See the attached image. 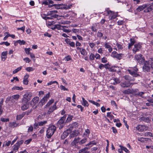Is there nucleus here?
<instances>
[{
	"mask_svg": "<svg viewBox=\"0 0 153 153\" xmlns=\"http://www.w3.org/2000/svg\"><path fill=\"white\" fill-rule=\"evenodd\" d=\"M87 141V139L84 138L80 140L79 137L75 138L73 141L71 143V145L75 148L79 149L80 147L79 145H81L85 143Z\"/></svg>",
	"mask_w": 153,
	"mask_h": 153,
	"instance_id": "1",
	"label": "nucleus"
},
{
	"mask_svg": "<svg viewBox=\"0 0 153 153\" xmlns=\"http://www.w3.org/2000/svg\"><path fill=\"white\" fill-rule=\"evenodd\" d=\"M56 127L54 125L49 127L46 131V137L48 138H50L56 131Z\"/></svg>",
	"mask_w": 153,
	"mask_h": 153,
	"instance_id": "2",
	"label": "nucleus"
},
{
	"mask_svg": "<svg viewBox=\"0 0 153 153\" xmlns=\"http://www.w3.org/2000/svg\"><path fill=\"white\" fill-rule=\"evenodd\" d=\"M138 71V69L135 67L134 68L127 70V71L128 72L129 74L134 77H137L140 76V74L137 73Z\"/></svg>",
	"mask_w": 153,
	"mask_h": 153,
	"instance_id": "3",
	"label": "nucleus"
},
{
	"mask_svg": "<svg viewBox=\"0 0 153 153\" xmlns=\"http://www.w3.org/2000/svg\"><path fill=\"white\" fill-rule=\"evenodd\" d=\"M135 58L137 62L140 64L144 63L145 59L143 56L141 54L135 55Z\"/></svg>",
	"mask_w": 153,
	"mask_h": 153,
	"instance_id": "4",
	"label": "nucleus"
},
{
	"mask_svg": "<svg viewBox=\"0 0 153 153\" xmlns=\"http://www.w3.org/2000/svg\"><path fill=\"white\" fill-rule=\"evenodd\" d=\"M66 116L64 115L63 117H61L60 119L58 121L57 123L58 126H59V128L61 129L65 125V120L66 119Z\"/></svg>",
	"mask_w": 153,
	"mask_h": 153,
	"instance_id": "5",
	"label": "nucleus"
},
{
	"mask_svg": "<svg viewBox=\"0 0 153 153\" xmlns=\"http://www.w3.org/2000/svg\"><path fill=\"white\" fill-rule=\"evenodd\" d=\"M22 105L21 106V109L23 111H25L29 107V104L27 100H22Z\"/></svg>",
	"mask_w": 153,
	"mask_h": 153,
	"instance_id": "6",
	"label": "nucleus"
},
{
	"mask_svg": "<svg viewBox=\"0 0 153 153\" xmlns=\"http://www.w3.org/2000/svg\"><path fill=\"white\" fill-rule=\"evenodd\" d=\"M50 95V92H48L46 96L43 98L41 100V101L39 103L41 102L42 103L41 106H42V105L45 104V103L47 101Z\"/></svg>",
	"mask_w": 153,
	"mask_h": 153,
	"instance_id": "7",
	"label": "nucleus"
},
{
	"mask_svg": "<svg viewBox=\"0 0 153 153\" xmlns=\"http://www.w3.org/2000/svg\"><path fill=\"white\" fill-rule=\"evenodd\" d=\"M53 1L52 0H45L43 1L42 4L48 5V7H53Z\"/></svg>",
	"mask_w": 153,
	"mask_h": 153,
	"instance_id": "8",
	"label": "nucleus"
},
{
	"mask_svg": "<svg viewBox=\"0 0 153 153\" xmlns=\"http://www.w3.org/2000/svg\"><path fill=\"white\" fill-rule=\"evenodd\" d=\"M131 84L129 82L124 81L121 82L120 85L123 88H127L130 87Z\"/></svg>",
	"mask_w": 153,
	"mask_h": 153,
	"instance_id": "9",
	"label": "nucleus"
},
{
	"mask_svg": "<svg viewBox=\"0 0 153 153\" xmlns=\"http://www.w3.org/2000/svg\"><path fill=\"white\" fill-rule=\"evenodd\" d=\"M143 70L144 71L148 72L150 70V67L148 62L146 61L144 62V65L143 67Z\"/></svg>",
	"mask_w": 153,
	"mask_h": 153,
	"instance_id": "10",
	"label": "nucleus"
},
{
	"mask_svg": "<svg viewBox=\"0 0 153 153\" xmlns=\"http://www.w3.org/2000/svg\"><path fill=\"white\" fill-rule=\"evenodd\" d=\"M141 47V45L140 44H136L134 45V47L133 49V53H135L137 52L140 51Z\"/></svg>",
	"mask_w": 153,
	"mask_h": 153,
	"instance_id": "11",
	"label": "nucleus"
},
{
	"mask_svg": "<svg viewBox=\"0 0 153 153\" xmlns=\"http://www.w3.org/2000/svg\"><path fill=\"white\" fill-rule=\"evenodd\" d=\"M71 129L70 130L67 129L62 134L61 136V138L62 139H64L71 132Z\"/></svg>",
	"mask_w": 153,
	"mask_h": 153,
	"instance_id": "12",
	"label": "nucleus"
},
{
	"mask_svg": "<svg viewBox=\"0 0 153 153\" xmlns=\"http://www.w3.org/2000/svg\"><path fill=\"white\" fill-rule=\"evenodd\" d=\"M56 102H55L54 104L53 105V106L49 108L47 112V114H51V113H52L55 110L57 109V107L56 106Z\"/></svg>",
	"mask_w": 153,
	"mask_h": 153,
	"instance_id": "13",
	"label": "nucleus"
},
{
	"mask_svg": "<svg viewBox=\"0 0 153 153\" xmlns=\"http://www.w3.org/2000/svg\"><path fill=\"white\" fill-rule=\"evenodd\" d=\"M136 130L140 131H142L144 130H146V127L145 125H139L136 127Z\"/></svg>",
	"mask_w": 153,
	"mask_h": 153,
	"instance_id": "14",
	"label": "nucleus"
},
{
	"mask_svg": "<svg viewBox=\"0 0 153 153\" xmlns=\"http://www.w3.org/2000/svg\"><path fill=\"white\" fill-rule=\"evenodd\" d=\"M147 5L144 4L142 6L138 7L136 9L137 11L140 12L143 10L144 9L147 7Z\"/></svg>",
	"mask_w": 153,
	"mask_h": 153,
	"instance_id": "15",
	"label": "nucleus"
},
{
	"mask_svg": "<svg viewBox=\"0 0 153 153\" xmlns=\"http://www.w3.org/2000/svg\"><path fill=\"white\" fill-rule=\"evenodd\" d=\"M30 94L28 93L27 92L23 95V98L22 100H27V102L30 100Z\"/></svg>",
	"mask_w": 153,
	"mask_h": 153,
	"instance_id": "16",
	"label": "nucleus"
},
{
	"mask_svg": "<svg viewBox=\"0 0 153 153\" xmlns=\"http://www.w3.org/2000/svg\"><path fill=\"white\" fill-rule=\"evenodd\" d=\"M124 78L126 80H127V82H129L131 81H134L135 80V79L134 78H132L131 77L128 75H125L124 76Z\"/></svg>",
	"mask_w": 153,
	"mask_h": 153,
	"instance_id": "17",
	"label": "nucleus"
},
{
	"mask_svg": "<svg viewBox=\"0 0 153 153\" xmlns=\"http://www.w3.org/2000/svg\"><path fill=\"white\" fill-rule=\"evenodd\" d=\"M71 5H63L62 4H61L60 9H68L71 8Z\"/></svg>",
	"mask_w": 153,
	"mask_h": 153,
	"instance_id": "18",
	"label": "nucleus"
},
{
	"mask_svg": "<svg viewBox=\"0 0 153 153\" xmlns=\"http://www.w3.org/2000/svg\"><path fill=\"white\" fill-rule=\"evenodd\" d=\"M71 5H63L62 4H61L60 9H68L71 8Z\"/></svg>",
	"mask_w": 153,
	"mask_h": 153,
	"instance_id": "19",
	"label": "nucleus"
},
{
	"mask_svg": "<svg viewBox=\"0 0 153 153\" xmlns=\"http://www.w3.org/2000/svg\"><path fill=\"white\" fill-rule=\"evenodd\" d=\"M26 113V112H23L21 114L17 115L16 117V120H19L21 119L25 114Z\"/></svg>",
	"mask_w": 153,
	"mask_h": 153,
	"instance_id": "20",
	"label": "nucleus"
},
{
	"mask_svg": "<svg viewBox=\"0 0 153 153\" xmlns=\"http://www.w3.org/2000/svg\"><path fill=\"white\" fill-rule=\"evenodd\" d=\"M140 121H142L147 123L150 122V120L149 118L147 117H142L140 118Z\"/></svg>",
	"mask_w": 153,
	"mask_h": 153,
	"instance_id": "21",
	"label": "nucleus"
},
{
	"mask_svg": "<svg viewBox=\"0 0 153 153\" xmlns=\"http://www.w3.org/2000/svg\"><path fill=\"white\" fill-rule=\"evenodd\" d=\"M77 125V123L76 122L73 123L72 124H71L69 126V128L68 129L70 130L71 129V132L72 129L76 127Z\"/></svg>",
	"mask_w": 153,
	"mask_h": 153,
	"instance_id": "22",
	"label": "nucleus"
},
{
	"mask_svg": "<svg viewBox=\"0 0 153 153\" xmlns=\"http://www.w3.org/2000/svg\"><path fill=\"white\" fill-rule=\"evenodd\" d=\"M131 42L128 44V48L129 49L131 48V47L135 42V40L134 39L131 38L130 39Z\"/></svg>",
	"mask_w": 153,
	"mask_h": 153,
	"instance_id": "23",
	"label": "nucleus"
},
{
	"mask_svg": "<svg viewBox=\"0 0 153 153\" xmlns=\"http://www.w3.org/2000/svg\"><path fill=\"white\" fill-rule=\"evenodd\" d=\"M7 51H5V52H3L1 53V59L2 60H3V59H4V60L3 61H4L7 58Z\"/></svg>",
	"mask_w": 153,
	"mask_h": 153,
	"instance_id": "24",
	"label": "nucleus"
},
{
	"mask_svg": "<svg viewBox=\"0 0 153 153\" xmlns=\"http://www.w3.org/2000/svg\"><path fill=\"white\" fill-rule=\"evenodd\" d=\"M17 126V124H16V121L10 122L9 126V127H16Z\"/></svg>",
	"mask_w": 153,
	"mask_h": 153,
	"instance_id": "25",
	"label": "nucleus"
},
{
	"mask_svg": "<svg viewBox=\"0 0 153 153\" xmlns=\"http://www.w3.org/2000/svg\"><path fill=\"white\" fill-rule=\"evenodd\" d=\"M131 91V88H129L123 91V93L125 94H132Z\"/></svg>",
	"mask_w": 153,
	"mask_h": 153,
	"instance_id": "26",
	"label": "nucleus"
},
{
	"mask_svg": "<svg viewBox=\"0 0 153 153\" xmlns=\"http://www.w3.org/2000/svg\"><path fill=\"white\" fill-rule=\"evenodd\" d=\"M10 101L11 103H13L15 102V101L12 98V97H8L6 100V102H8Z\"/></svg>",
	"mask_w": 153,
	"mask_h": 153,
	"instance_id": "27",
	"label": "nucleus"
},
{
	"mask_svg": "<svg viewBox=\"0 0 153 153\" xmlns=\"http://www.w3.org/2000/svg\"><path fill=\"white\" fill-rule=\"evenodd\" d=\"M97 144L94 141H90L88 144L85 145L86 146H90V147L92 146L93 145H95Z\"/></svg>",
	"mask_w": 153,
	"mask_h": 153,
	"instance_id": "28",
	"label": "nucleus"
},
{
	"mask_svg": "<svg viewBox=\"0 0 153 153\" xmlns=\"http://www.w3.org/2000/svg\"><path fill=\"white\" fill-rule=\"evenodd\" d=\"M82 99L83 102L82 103V105L85 106H86L88 107V104L87 101L83 97H82Z\"/></svg>",
	"mask_w": 153,
	"mask_h": 153,
	"instance_id": "29",
	"label": "nucleus"
},
{
	"mask_svg": "<svg viewBox=\"0 0 153 153\" xmlns=\"http://www.w3.org/2000/svg\"><path fill=\"white\" fill-rule=\"evenodd\" d=\"M73 116L71 115H69L66 120V123H68L71 122Z\"/></svg>",
	"mask_w": 153,
	"mask_h": 153,
	"instance_id": "30",
	"label": "nucleus"
},
{
	"mask_svg": "<svg viewBox=\"0 0 153 153\" xmlns=\"http://www.w3.org/2000/svg\"><path fill=\"white\" fill-rule=\"evenodd\" d=\"M123 54L122 53L117 54L115 55H114V57H115L119 59H121L122 56Z\"/></svg>",
	"mask_w": 153,
	"mask_h": 153,
	"instance_id": "31",
	"label": "nucleus"
},
{
	"mask_svg": "<svg viewBox=\"0 0 153 153\" xmlns=\"http://www.w3.org/2000/svg\"><path fill=\"white\" fill-rule=\"evenodd\" d=\"M77 135L75 131H73L70 134L69 137L70 138L74 137Z\"/></svg>",
	"mask_w": 153,
	"mask_h": 153,
	"instance_id": "32",
	"label": "nucleus"
},
{
	"mask_svg": "<svg viewBox=\"0 0 153 153\" xmlns=\"http://www.w3.org/2000/svg\"><path fill=\"white\" fill-rule=\"evenodd\" d=\"M14 146V147L13 148V152L14 151L15 152H16L18 150L19 146L17 144H16Z\"/></svg>",
	"mask_w": 153,
	"mask_h": 153,
	"instance_id": "33",
	"label": "nucleus"
},
{
	"mask_svg": "<svg viewBox=\"0 0 153 153\" xmlns=\"http://www.w3.org/2000/svg\"><path fill=\"white\" fill-rule=\"evenodd\" d=\"M120 147H121L120 149L122 150V151L124 150L127 153H129L130 152L129 151L126 147H124L122 146H120Z\"/></svg>",
	"mask_w": 153,
	"mask_h": 153,
	"instance_id": "34",
	"label": "nucleus"
},
{
	"mask_svg": "<svg viewBox=\"0 0 153 153\" xmlns=\"http://www.w3.org/2000/svg\"><path fill=\"white\" fill-rule=\"evenodd\" d=\"M79 153H89V152L86 151L85 148L79 150Z\"/></svg>",
	"mask_w": 153,
	"mask_h": 153,
	"instance_id": "35",
	"label": "nucleus"
},
{
	"mask_svg": "<svg viewBox=\"0 0 153 153\" xmlns=\"http://www.w3.org/2000/svg\"><path fill=\"white\" fill-rule=\"evenodd\" d=\"M39 100V98L38 97H35L34 98H33V100L32 101H33V103L35 104H36L37 103Z\"/></svg>",
	"mask_w": 153,
	"mask_h": 153,
	"instance_id": "36",
	"label": "nucleus"
},
{
	"mask_svg": "<svg viewBox=\"0 0 153 153\" xmlns=\"http://www.w3.org/2000/svg\"><path fill=\"white\" fill-rule=\"evenodd\" d=\"M12 97V98L14 100H17L19 98L20 96L19 94L14 95Z\"/></svg>",
	"mask_w": 153,
	"mask_h": 153,
	"instance_id": "37",
	"label": "nucleus"
},
{
	"mask_svg": "<svg viewBox=\"0 0 153 153\" xmlns=\"http://www.w3.org/2000/svg\"><path fill=\"white\" fill-rule=\"evenodd\" d=\"M11 143V142L10 141H5L3 143V146H9Z\"/></svg>",
	"mask_w": 153,
	"mask_h": 153,
	"instance_id": "38",
	"label": "nucleus"
},
{
	"mask_svg": "<svg viewBox=\"0 0 153 153\" xmlns=\"http://www.w3.org/2000/svg\"><path fill=\"white\" fill-rule=\"evenodd\" d=\"M22 69V67H19L18 68H17L14 70L13 71V74H15L18 72L19 71L21 70Z\"/></svg>",
	"mask_w": 153,
	"mask_h": 153,
	"instance_id": "39",
	"label": "nucleus"
},
{
	"mask_svg": "<svg viewBox=\"0 0 153 153\" xmlns=\"http://www.w3.org/2000/svg\"><path fill=\"white\" fill-rule=\"evenodd\" d=\"M12 89L13 90H21L23 89V88L22 87L15 86Z\"/></svg>",
	"mask_w": 153,
	"mask_h": 153,
	"instance_id": "40",
	"label": "nucleus"
},
{
	"mask_svg": "<svg viewBox=\"0 0 153 153\" xmlns=\"http://www.w3.org/2000/svg\"><path fill=\"white\" fill-rule=\"evenodd\" d=\"M81 54L83 55H85L87 54V52L84 49L82 48L80 51Z\"/></svg>",
	"mask_w": 153,
	"mask_h": 153,
	"instance_id": "41",
	"label": "nucleus"
},
{
	"mask_svg": "<svg viewBox=\"0 0 153 153\" xmlns=\"http://www.w3.org/2000/svg\"><path fill=\"white\" fill-rule=\"evenodd\" d=\"M107 116L111 119H113L114 118V116L111 114V112H108L107 113Z\"/></svg>",
	"mask_w": 153,
	"mask_h": 153,
	"instance_id": "42",
	"label": "nucleus"
},
{
	"mask_svg": "<svg viewBox=\"0 0 153 153\" xmlns=\"http://www.w3.org/2000/svg\"><path fill=\"white\" fill-rule=\"evenodd\" d=\"M131 91L132 94L134 93L135 95V94L138 93L139 90L137 88H131Z\"/></svg>",
	"mask_w": 153,
	"mask_h": 153,
	"instance_id": "43",
	"label": "nucleus"
},
{
	"mask_svg": "<svg viewBox=\"0 0 153 153\" xmlns=\"http://www.w3.org/2000/svg\"><path fill=\"white\" fill-rule=\"evenodd\" d=\"M47 123V121H42L38 122L39 126H42Z\"/></svg>",
	"mask_w": 153,
	"mask_h": 153,
	"instance_id": "44",
	"label": "nucleus"
},
{
	"mask_svg": "<svg viewBox=\"0 0 153 153\" xmlns=\"http://www.w3.org/2000/svg\"><path fill=\"white\" fill-rule=\"evenodd\" d=\"M34 69V68L32 67H28L25 68V70L29 72L33 71Z\"/></svg>",
	"mask_w": 153,
	"mask_h": 153,
	"instance_id": "45",
	"label": "nucleus"
},
{
	"mask_svg": "<svg viewBox=\"0 0 153 153\" xmlns=\"http://www.w3.org/2000/svg\"><path fill=\"white\" fill-rule=\"evenodd\" d=\"M16 42L19 43L21 45H25V41L24 40H18Z\"/></svg>",
	"mask_w": 153,
	"mask_h": 153,
	"instance_id": "46",
	"label": "nucleus"
},
{
	"mask_svg": "<svg viewBox=\"0 0 153 153\" xmlns=\"http://www.w3.org/2000/svg\"><path fill=\"white\" fill-rule=\"evenodd\" d=\"M25 50L26 53L27 54H29L31 53L30 52L32 49L30 48H25Z\"/></svg>",
	"mask_w": 153,
	"mask_h": 153,
	"instance_id": "47",
	"label": "nucleus"
},
{
	"mask_svg": "<svg viewBox=\"0 0 153 153\" xmlns=\"http://www.w3.org/2000/svg\"><path fill=\"white\" fill-rule=\"evenodd\" d=\"M144 93V92H139V91L138 93L135 94V96H139L141 97H143L142 96Z\"/></svg>",
	"mask_w": 153,
	"mask_h": 153,
	"instance_id": "48",
	"label": "nucleus"
},
{
	"mask_svg": "<svg viewBox=\"0 0 153 153\" xmlns=\"http://www.w3.org/2000/svg\"><path fill=\"white\" fill-rule=\"evenodd\" d=\"M55 27H56V28L58 30H62V27H63L62 25L59 24L55 25Z\"/></svg>",
	"mask_w": 153,
	"mask_h": 153,
	"instance_id": "49",
	"label": "nucleus"
},
{
	"mask_svg": "<svg viewBox=\"0 0 153 153\" xmlns=\"http://www.w3.org/2000/svg\"><path fill=\"white\" fill-rule=\"evenodd\" d=\"M54 102V100H50L48 102L47 104L46 105V106H49L51 104H52Z\"/></svg>",
	"mask_w": 153,
	"mask_h": 153,
	"instance_id": "50",
	"label": "nucleus"
},
{
	"mask_svg": "<svg viewBox=\"0 0 153 153\" xmlns=\"http://www.w3.org/2000/svg\"><path fill=\"white\" fill-rule=\"evenodd\" d=\"M1 120L3 122H7L9 121V118H4L1 117Z\"/></svg>",
	"mask_w": 153,
	"mask_h": 153,
	"instance_id": "51",
	"label": "nucleus"
},
{
	"mask_svg": "<svg viewBox=\"0 0 153 153\" xmlns=\"http://www.w3.org/2000/svg\"><path fill=\"white\" fill-rule=\"evenodd\" d=\"M56 83L57 84H58V82H57V81H51L49 82L48 83H47V85H51L52 84H54V83Z\"/></svg>",
	"mask_w": 153,
	"mask_h": 153,
	"instance_id": "52",
	"label": "nucleus"
},
{
	"mask_svg": "<svg viewBox=\"0 0 153 153\" xmlns=\"http://www.w3.org/2000/svg\"><path fill=\"white\" fill-rule=\"evenodd\" d=\"M91 29L92 31L94 32H96L97 30L96 28V26L95 25H94L92 26Z\"/></svg>",
	"mask_w": 153,
	"mask_h": 153,
	"instance_id": "53",
	"label": "nucleus"
},
{
	"mask_svg": "<svg viewBox=\"0 0 153 153\" xmlns=\"http://www.w3.org/2000/svg\"><path fill=\"white\" fill-rule=\"evenodd\" d=\"M61 4H53V6H54L55 8L57 9H60Z\"/></svg>",
	"mask_w": 153,
	"mask_h": 153,
	"instance_id": "54",
	"label": "nucleus"
},
{
	"mask_svg": "<svg viewBox=\"0 0 153 153\" xmlns=\"http://www.w3.org/2000/svg\"><path fill=\"white\" fill-rule=\"evenodd\" d=\"M94 55L93 54L91 53L90 55L89 59L91 60H93L94 59Z\"/></svg>",
	"mask_w": 153,
	"mask_h": 153,
	"instance_id": "55",
	"label": "nucleus"
},
{
	"mask_svg": "<svg viewBox=\"0 0 153 153\" xmlns=\"http://www.w3.org/2000/svg\"><path fill=\"white\" fill-rule=\"evenodd\" d=\"M114 80V82H116V84H118L120 82V79L118 78H114L113 79Z\"/></svg>",
	"mask_w": 153,
	"mask_h": 153,
	"instance_id": "56",
	"label": "nucleus"
},
{
	"mask_svg": "<svg viewBox=\"0 0 153 153\" xmlns=\"http://www.w3.org/2000/svg\"><path fill=\"white\" fill-rule=\"evenodd\" d=\"M145 135L146 136H152V134L150 132H147L145 133Z\"/></svg>",
	"mask_w": 153,
	"mask_h": 153,
	"instance_id": "57",
	"label": "nucleus"
},
{
	"mask_svg": "<svg viewBox=\"0 0 153 153\" xmlns=\"http://www.w3.org/2000/svg\"><path fill=\"white\" fill-rule=\"evenodd\" d=\"M60 88L61 90H63L64 91H68V89L66 88L64 86L62 85H61L60 86Z\"/></svg>",
	"mask_w": 153,
	"mask_h": 153,
	"instance_id": "58",
	"label": "nucleus"
},
{
	"mask_svg": "<svg viewBox=\"0 0 153 153\" xmlns=\"http://www.w3.org/2000/svg\"><path fill=\"white\" fill-rule=\"evenodd\" d=\"M33 127L32 126H30L29 127L28 129V132H31L33 131Z\"/></svg>",
	"mask_w": 153,
	"mask_h": 153,
	"instance_id": "59",
	"label": "nucleus"
},
{
	"mask_svg": "<svg viewBox=\"0 0 153 153\" xmlns=\"http://www.w3.org/2000/svg\"><path fill=\"white\" fill-rule=\"evenodd\" d=\"M116 46L119 49H122L123 48V47L122 45L119 44L117 43L116 44Z\"/></svg>",
	"mask_w": 153,
	"mask_h": 153,
	"instance_id": "60",
	"label": "nucleus"
},
{
	"mask_svg": "<svg viewBox=\"0 0 153 153\" xmlns=\"http://www.w3.org/2000/svg\"><path fill=\"white\" fill-rule=\"evenodd\" d=\"M97 36L98 37L100 38L102 37V36H103V34H102V33H101V32H98V33H97Z\"/></svg>",
	"mask_w": 153,
	"mask_h": 153,
	"instance_id": "61",
	"label": "nucleus"
},
{
	"mask_svg": "<svg viewBox=\"0 0 153 153\" xmlns=\"http://www.w3.org/2000/svg\"><path fill=\"white\" fill-rule=\"evenodd\" d=\"M23 60L25 61L26 62L28 63H29L30 61V60L28 57H26L25 58H24L23 59Z\"/></svg>",
	"mask_w": 153,
	"mask_h": 153,
	"instance_id": "62",
	"label": "nucleus"
},
{
	"mask_svg": "<svg viewBox=\"0 0 153 153\" xmlns=\"http://www.w3.org/2000/svg\"><path fill=\"white\" fill-rule=\"evenodd\" d=\"M23 142V140H22L20 141H19L18 143H16V144H17L18 146L20 147V145H21Z\"/></svg>",
	"mask_w": 153,
	"mask_h": 153,
	"instance_id": "63",
	"label": "nucleus"
},
{
	"mask_svg": "<svg viewBox=\"0 0 153 153\" xmlns=\"http://www.w3.org/2000/svg\"><path fill=\"white\" fill-rule=\"evenodd\" d=\"M104 46L105 48H110V47H111V46L109 45L108 44V43H107L105 44Z\"/></svg>",
	"mask_w": 153,
	"mask_h": 153,
	"instance_id": "64",
	"label": "nucleus"
}]
</instances>
